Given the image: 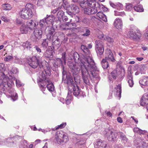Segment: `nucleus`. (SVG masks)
<instances>
[{"mask_svg": "<svg viewBox=\"0 0 148 148\" xmlns=\"http://www.w3.org/2000/svg\"><path fill=\"white\" fill-rule=\"evenodd\" d=\"M80 58L79 54L77 52L73 53V59L75 62L80 63L81 68V75L84 83L88 84L89 83L88 77H94V74L96 69V66L92 58L90 56H83Z\"/></svg>", "mask_w": 148, "mask_h": 148, "instance_id": "obj_1", "label": "nucleus"}, {"mask_svg": "<svg viewBox=\"0 0 148 148\" xmlns=\"http://www.w3.org/2000/svg\"><path fill=\"white\" fill-rule=\"evenodd\" d=\"M33 5L30 3H27L24 8H23L19 12V15L21 18L24 19H27L32 18L34 14L32 9Z\"/></svg>", "mask_w": 148, "mask_h": 148, "instance_id": "obj_2", "label": "nucleus"}, {"mask_svg": "<svg viewBox=\"0 0 148 148\" xmlns=\"http://www.w3.org/2000/svg\"><path fill=\"white\" fill-rule=\"evenodd\" d=\"M14 81H15V79L13 78L11 79H4L3 84L0 85V88L3 92L5 91L11 93L14 91L13 89L12 88V86L14 84Z\"/></svg>", "mask_w": 148, "mask_h": 148, "instance_id": "obj_3", "label": "nucleus"}, {"mask_svg": "<svg viewBox=\"0 0 148 148\" xmlns=\"http://www.w3.org/2000/svg\"><path fill=\"white\" fill-rule=\"evenodd\" d=\"M68 141L69 138L67 134L62 131L57 132L54 140L55 142L60 144L63 143H65Z\"/></svg>", "mask_w": 148, "mask_h": 148, "instance_id": "obj_4", "label": "nucleus"}, {"mask_svg": "<svg viewBox=\"0 0 148 148\" xmlns=\"http://www.w3.org/2000/svg\"><path fill=\"white\" fill-rule=\"evenodd\" d=\"M40 85L42 87H44L47 84V86L48 90L50 92H52L54 90V87L53 83L49 80L48 77H45L44 73L42 74V78L40 81Z\"/></svg>", "mask_w": 148, "mask_h": 148, "instance_id": "obj_5", "label": "nucleus"}, {"mask_svg": "<svg viewBox=\"0 0 148 148\" xmlns=\"http://www.w3.org/2000/svg\"><path fill=\"white\" fill-rule=\"evenodd\" d=\"M41 57L38 56H33L28 58V63L32 68L35 69L38 66V63L41 60Z\"/></svg>", "mask_w": 148, "mask_h": 148, "instance_id": "obj_6", "label": "nucleus"}, {"mask_svg": "<svg viewBox=\"0 0 148 148\" xmlns=\"http://www.w3.org/2000/svg\"><path fill=\"white\" fill-rule=\"evenodd\" d=\"M104 44L100 40L95 41V49L98 55H102L104 51Z\"/></svg>", "mask_w": 148, "mask_h": 148, "instance_id": "obj_7", "label": "nucleus"}, {"mask_svg": "<svg viewBox=\"0 0 148 148\" xmlns=\"http://www.w3.org/2000/svg\"><path fill=\"white\" fill-rule=\"evenodd\" d=\"M69 67L74 75H76L78 74L79 73L80 70L81 71L80 63L79 64V63H70L69 65Z\"/></svg>", "mask_w": 148, "mask_h": 148, "instance_id": "obj_8", "label": "nucleus"}, {"mask_svg": "<svg viewBox=\"0 0 148 148\" xmlns=\"http://www.w3.org/2000/svg\"><path fill=\"white\" fill-rule=\"evenodd\" d=\"M68 85V95L69 96L71 95L72 89L73 87H74L75 84L73 81V79L72 77H69L67 81L66 82Z\"/></svg>", "mask_w": 148, "mask_h": 148, "instance_id": "obj_9", "label": "nucleus"}, {"mask_svg": "<svg viewBox=\"0 0 148 148\" xmlns=\"http://www.w3.org/2000/svg\"><path fill=\"white\" fill-rule=\"evenodd\" d=\"M38 22L32 20L26 22V26L30 30H32L36 29L38 27Z\"/></svg>", "mask_w": 148, "mask_h": 148, "instance_id": "obj_10", "label": "nucleus"}, {"mask_svg": "<svg viewBox=\"0 0 148 148\" xmlns=\"http://www.w3.org/2000/svg\"><path fill=\"white\" fill-rule=\"evenodd\" d=\"M59 39L58 38V37L54 34L52 36L51 40H50L49 41L52 42L53 48L57 49L60 47V45L59 41Z\"/></svg>", "mask_w": 148, "mask_h": 148, "instance_id": "obj_11", "label": "nucleus"}, {"mask_svg": "<svg viewBox=\"0 0 148 148\" xmlns=\"http://www.w3.org/2000/svg\"><path fill=\"white\" fill-rule=\"evenodd\" d=\"M140 105L141 106L146 105L147 109L148 110V94L145 93L141 98L140 102Z\"/></svg>", "mask_w": 148, "mask_h": 148, "instance_id": "obj_12", "label": "nucleus"}, {"mask_svg": "<svg viewBox=\"0 0 148 148\" xmlns=\"http://www.w3.org/2000/svg\"><path fill=\"white\" fill-rule=\"evenodd\" d=\"M87 2V4L89 6L91 7H94L95 8H101L103 6V5H101L99 3L96 1L95 0H86Z\"/></svg>", "mask_w": 148, "mask_h": 148, "instance_id": "obj_13", "label": "nucleus"}, {"mask_svg": "<svg viewBox=\"0 0 148 148\" xmlns=\"http://www.w3.org/2000/svg\"><path fill=\"white\" fill-rule=\"evenodd\" d=\"M94 145L95 148H107L106 142L101 140H98Z\"/></svg>", "mask_w": 148, "mask_h": 148, "instance_id": "obj_14", "label": "nucleus"}, {"mask_svg": "<svg viewBox=\"0 0 148 148\" xmlns=\"http://www.w3.org/2000/svg\"><path fill=\"white\" fill-rule=\"evenodd\" d=\"M106 56L105 59L107 60H108L110 61L114 62L115 60L111 50L108 49L106 50Z\"/></svg>", "mask_w": 148, "mask_h": 148, "instance_id": "obj_15", "label": "nucleus"}, {"mask_svg": "<svg viewBox=\"0 0 148 148\" xmlns=\"http://www.w3.org/2000/svg\"><path fill=\"white\" fill-rule=\"evenodd\" d=\"M129 35L130 37L133 39H139L141 35L139 30H137V33H135L133 31H130L129 32Z\"/></svg>", "mask_w": 148, "mask_h": 148, "instance_id": "obj_16", "label": "nucleus"}, {"mask_svg": "<svg viewBox=\"0 0 148 148\" xmlns=\"http://www.w3.org/2000/svg\"><path fill=\"white\" fill-rule=\"evenodd\" d=\"M84 11L85 14L90 15L96 13L97 12V10L96 8L87 7L84 8Z\"/></svg>", "mask_w": 148, "mask_h": 148, "instance_id": "obj_17", "label": "nucleus"}, {"mask_svg": "<svg viewBox=\"0 0 148 148\" xmlns=\"http://www.w3.org/2000/svg\"><path fill=\"white\" fill-rule=\"evenodd\" d=\"M117 135V134L116 133L109 130L107 133L106 136L108 140L109 141H112L114 139L116 138Z\"/></svg>", "mask_w": 148, "mask_h": 148, "instance_id": "obj_18", "label": "nucleus"}, {"mask_svg": "<svg viewBox=\"0 0 148 148\" xmlns=\"http://www.w3.org/2000/svg\"><path fill=\"white\" fill-rule=\"evenodd\" d=\"M21 138V136L18 135H16L15 136L13 137L8 138L7 139L8 141L6 142V145L8 146H10V145H9V143L11 144L10 145H11L12 143H14V141L15 142L17 141L18 140Z\"/></svg>", "mask_w": 148, "mask_h": 148, "instance_id": "obj_19", "label": "nucleus"}, {"mask_svg": "<svg viewBox=\"0 0 148 148\" xmlns=\"http://www.w3.org/2000/svg\"><path fill=\"white\" fill-rule=\"evenodd\" d=\"M33 34L34 36V38L35 39H40L42 36V31L39 29L37 28L34 30Z\"/></svg>", "mask_w": 148, "mask_h": 148, "instance_id": "obj_20", "label": "nucleus"}, {"mask_svg": "<svg viewBox=\"0 0 148 148\" xmlns=\"http://www.w3.org/2000/svg\"><path fill=\"white\" fill-rule=\"evenodd\" d=\"M44 71L41 74V77H42V74L43 73H44L45 77H48L49 76H50L51 75V70L50 67L49 66L48 64H47L45 65V66L44 67Z\"/></svg>", "mask_w": 148, "mask_h": 148, "instance_id": "obj_21", "label": "nucleus"}, {"mask_svg": "<svg viewBox=\"0 0 148 148\" xmlns=\"http://www.w3.org/2000/svg\"><path fill=\"white\" fill-rule=\"evenodd\" d=\"M114 24V26L118 29H121L123 26L122 21L119 18L115 20Z\"/></svg>", "mask_w": 148, "mask_h": 148, "instance_id": "obj_22", "label": "nucleus"}, {"mask_svg": "<svg viewBox=\"0 0 148 148\" xmlns=\"http://www.w3.org/2000/svg\"><path fill=\"white\" fill-rule=\"evenodd\" d=\"M47 38L49 40L52 39L51 36L53 34L54 32V29L51 27H48L47 29Z\"/></svg>", "mask_w": 148, "mask_h": 148, "instance_id": "obj_23", "label": "nucleus"}, {"mask_svg": "<svg viewBox=\"0 0 148 148\" xmlns=\"http://www.w3.org/2000/svg\"><path fill=\"white\" fill-rule=\"evenodd\" d=\"M85 140L81 138L77 140L76 145L79 148H82L85 145Z\"/></svg>", "mask_w": 148, "mask_h": 148, "instance_id": "obj_24", "label": "nucleus"}, {"mask_svg": "<svg viewBox=\"0 0 148 148\" xmlns=\"http://www.w3.org/2000/svg\"><path fill=\"white\" fill-rule=\"evenodd\" d=\"M80 90L78 86L76 84L74 87L72 89V93L73 92V94L75 96H77L79 94Z\"/></svg>", "mask_w": 148, "mask_h": 148, "instance_id": "obj_25", "label": "nucleus"}, {"mask_svg": "<svg viewBox=\"0 0 148 148\" xmlns=\"http://www.w3.org/2000/svg\"><path fill=\"white\" fill-rule=\"evenodd\" d=\"M71 11L73 12V14L75 15L78 13L79 11L78 7L75 4H71Z\"/></svg>", "mask_w": 148, "mask_h": 148, "instance_id": "obj_26", "label": "nucleus"}, {"mask_svg": "<svg viewBox=\"0 0 148 148\" xmlns=\"http://www.w3.org/2000/svg\"><path fill=\"white\" fill-rule=\"evenodd\" d=\"M128 82L130 87H132L134 84L133 80V76L131 72L128 74L127 76Z\"/></svg>", "mask_w": 148, "mask_h": 148, "instance_id": "obj_27", "label": "nucleus"}, {"mask_svg": "<svg viewBox=\"0 0 148 148\" xmlns=\"http://www.w3.org/2000/svg\"><path fill=\"white\" fill-rule=\"evenodd\" d=\"M139 82L141 86H147L148 84V79L147 77H143V79L139 81Z\"/></svg>", "mask_w": 148, "mask_h": 148, "instance_id": "obj_28", "label": "nucleus"}, {"mask_svg": "<svg viewBox=\"0 0 148 148\" xmlns=\"http://www.w3.org/2000/svg\"><path fill=\"white\" fill-rule=\"evenodd\" d=\"M101 64L102 67L104 69H107L109 67V64L108 62L106 59H102Z\"/></svg>", "mask_w": 148, "mask_h": 148, "instance_id": "obj_29", "label": "nucleus"}, {"mask_svg": "<svg viewBox=\"0 0 148 148\" xmlns=\"http://www.w3.org/2000/svg\"><path fill=\"white\" fill-rule=\"evenodd\" d=\"M53 52L52 50H50L48 49L44 53V55L46 58H51L53 55Z\"/></svg>", "mask_w": 148, "mask_h": 148, "instance_id": "obj_30", "label": "nucleus"}, {"mask_svg": "<svg viewBox=\"0 0 148 148\" xmlns=\"http://www.w3.org/2000/svg\"><path fill=\"white\" fill-rule=\"evenodd\" d=\"M20 29L22 34H26L27 32L29 29L26 26V24H23L21 26Z\"/></svg>", "mask_w": 148, "mask_h": 148, "instance_id": "obj_31", "label": "nucleus"}, {"mask_svg": "<svg viewBox=\"0 0 148 148\" xmlns=\"http://www.w3.org/2000/svg\"><path fill=\"white\" fill-rule=\"evenodd\" d=\"M114 90L116 92V94L119 95V97H121V84H119L114 88Z\"/></svg>", "mask_w": 148, "mask_h": 148, "instance_id": "obj_32", "label": "nucleus"}, {"mask_svg": "<svg viewBox=\"0 0 148 148\" xmlns=\"http://www.w3.org/2000/svg\"><path fill=\"white\" fill-rule=\"evenodd\" d=\"M46 20L48 23H50L52 22L54 20L55 17L53 15H47L46 18H45Z\"/></svg>", "mask_w": 148, "mask_h": 148, "instance_id": "obj_33", "label": "nucleus"}, {"mask_svg": "<svg viewBox=\"0 0 148 148\" xmlns=\"http://www.w3.org/2000/svg\"><path fill=\"white\" fill-rule=\"evenodd\" d=\"M81 49L86 54L89 55L90 54V52L86 46L84 45H82L81 47Z\"/></svg>", "mask_w": 148, "mask_h": 148, "instance_id": "obj_34", "label": "nucleus"}, {"mask_svg": "<svg viewBox=\"0 0 148 148\" xmlns=\"http://www.w3.org/2000/svg\"><path fill=\"white\" fill-rule=\"evenodd\" d=\"M79 4L80 6L84 9L88 6L86 0H80L79 1Z\"/></svg>", "mask_w": 148, "mask_h": 148, "instance_id": "obj_35", "label": "nucleus"}, {"mask_svg": "<svg viewBox=\"0 0 148 148\" xmlns=\"http://www.w3.org/2000/svg\"><path fill=\"white\" fill-rule=\"evenodd\" d=\"M3 9L5 10H10L12 8L11 5L8 3H5L2 5Z\"/></svg>", "mask_w": 148, "mask_h": 148, "instance_id": "obj_36", "label": "nucleus"}, {"mask_svg": "<svg viewBox=\"0 0 148 148\" xmlns=\"http://www.w3.org/2000/svg\"><path fill=\"white\" fill-rule=\"evenodd\" d=\"M82 32L84 33L82 35V36H88L90 34V31L86 28H84Z\"/></svg>", "mask_w": 148, "mask_h": 148, "instance_id": "obj_37", "label": "nucleus"}, {"mask_svg": "<svg viewBox=\"0 0 148 148\" xmlns=\"http://www.w3.org/2000/svg\"><path fill=\"white\" fill-rule=\"evenodd\" d=\"M135 10L138 12H143V11L144 9L142 5H137L134 7Z\"/></svg>", "mask_w": 148, "mask_h": 148, "instance_id": "obj_38", "label": "nucleus"}, {"mask_svg": "<svg viewBox=\"0 0 148 148\" xmlns=\"http://www.w3.org/2000/svg\"><path fill=\"white\" fill-rule=\"evenodd\" d=\"M45 18L40 21L39 25L41 27H43L46 26L48 24Z\"/></svg>", "mask_w": 148, "mask_h": 148, "instance_id": "obj_39", "label": "nucleus"}, {"mask_svg": "<svg viewBox=\"0 0 148 148\" xmlns=\"http://www.w3.org/2000/svg\"><path fill=\"white\" fill-rule=\"evenodd\" d=\"M71 19H70L69 21L67 22L68 29L74 28L76 26V25L75 23H70L71 22Z\"/></svg>", "mask_w": 148, "mask_h": 148, "instance_id": "obj_40", "label": "nucleus"}, {"mask_svg": "<svg viewBox=\"0 0 148 148\" xmlns=\"http://www.w3.org/2000/svg\"><path fill=\"white\" fill-rule=\"evenodd\" d=\"M64 15V12L62 10L58 11L57 15V17L58 19L60 21Z\"/></svg>", "mask_w": 148, "mask_h": 148, "instance_id": "obj_41", "label": "nucleus"}, {"mask_svg": "<svg viewBox=\"0 0 148 148\" xmlns=\"http://www.w3.org/2000/svg\"><path fill=\"white\" fill-rule=\"evenodd\" d=\"M22 46L25 48L29 49L31 47V44L29 42L27 41L25 42L23 44Z\"/></svg>", "mask_w": 148, "mask_h": 148, "instance_id": "obj_42", "label": "nucleus"}, {"mask_svg": "<svg viewBox=\"0 0 148 148\" xmlns=\"http://www.w3.org/2000/svg\"><path fill=\"white\" fill-rule=\"evenodd\" d=\"M114 15L116 16H124L125 14L124 12H119L117 11H114Z\"/></svg>", "mask_w": 148, "mask_h": 148, "instance_id": "obj_43", "label": "nucleus"}, {"mask_svg": "<svg viewBox=\"0 0 148 148\" xmlns=\"http://www.w3.org/2000/svg\"><path fill=\"white\" fill-rule=\"evenodd\" d=\"M27 142L25 140H23L21 143V148H27Z\"/></svg>", "mask_w": 148, "mask_h": 148, "instance_id": "obj_44", "label": "nucleus"}, {"mask_svg": "<svg viewBox=\"0 0 148 148\" xmlns=\"http://www.w3.org/2000/svg\"><path fill=\"white\" fill-rule=\"evenodd\" d=\"M48 40L49 39H47V38L45 40H44L42 43V47L45 48H46L48 46Z\"/></svg>", "mask_w": 148, "mask_h": 148, "instance_id": "obj_45", "label": "nucleus"}, {"mask_svg": "<svg viewBox=\"0 0 148 148\" xmlns=\"http://www.w3.org/2000/svg\"><path fill=\"white\" fill-rule=\"evenodd\" d=\"M56 62H57V63L59 64L60 65L62 66L63 69H64V68L63 65V61L61 59L59 58H57L56 59Z\"/></svg>", "mask_w": 148, "mask_h": 148, "instance_id": "obj_46", "label": "nucleus"}, {"mask_svg": "<svg viewBox=\"0 0 148 148\" xmlns=\"http://www.w3.org/2000/svg\"><path fill=\"white\" fill-rule=\"evenodd\" d=\"M133 130L134 132L140 133V134H143L144 133V131L139 129V128L138 127L134 128Z\"/></svg>", "mask_w": 148, "mask_h": 148, "instance_id": "obj_47", "label": "nucleus"}, {"mask_svg": "<svg viewBox=\"0 0 148 148\" xmlns=\"http://www.w3.org/2000/svg\"><path fill=\"white\" fill-rule=\"evenodd\" d=\"M60 26L61 29L62 30H66L68 29L67 22L66 24H61Z\"/></svg>", "mask_w": 148, "mask_h": 148, "instance_id": "obj_48", "label": "nucleus"}, {"mask_svg": "<svg viewBox=\"0 0 148 148\" xmlns=\"http://www.w3.org/2000/svg\"><path fill=\"white\" fill-rule=\"evenodd\" d=\"M116 8L118 10H123V5L120 3H118L116 4Z\"/></svg>", "mask_w": 148, "mask_h": 148, "instance_id": "obj_49", "label": "nucleus"}, {"mask_svg": "<svg viewBox=\"0 0 148 148\" xmlns=\"http://www.w3.org/2000/svg\"><path fill=\"white\" fill-rule=\"evenodd\" d=\"M66 123H63L60 125H58L56 126V130L58 129H61L63 128L66 125Z\"/></svg>", "mask_w": 148, "mask_h": 148, "instance_id": "obj_50", "label": "nucleus"}, {"mask_svg": "<svg viewBox=\"0 0 148 148\" xmlns=\"http://www.w3.org/2000/svg\"><path fill=\"white\" fill-rule=\"evenodd\" d=\"M120 138L122 140H123L125 142H127V139L125 135L123 133H121L120 135Z\"/></svg>", "mask_w": 148, "mask_h": 148, "instance_id": "obj_51", "label": "nucleus"}, {"mask_svg": "<svg viewBox=\"0 0 148 148\" xmlns=\"http://www.w3.org/2000/svg\"><path fill=\"white\" fill-rule=\"evenodd\" d=\"M111 76L113 79H116L117 73V72L115 71H112L111 73Z\"/></svg>", "mask_w": 148, "mask_h": 148, "instance_id": "obj_52", "label": "nucleus"}, {"mask_svg": "<svg viewBox=\"0 0 148 148\" xmlns=\"http://www.w3.org/2000/svg\"><path fill=\"white\" fill-rule=\"evenodd\" d=\"M133 8V6L131 4H127L126 6V10L128 11H130Z\"/></svg>", "mask_w": 148, "mask_h": 148, "instance_id": "obj_53", "label": "nucleus"}, {"mask_svg": "<svg viewBox=\"0 0 148 148\" xmlns=\"http://www.w3.org/2000/svg\"><path fill=\"white\" fill-rule=\"evenodd\" d=\"M15 82L16 86L17 87H20L23 85V84L21 83V82L18 80H17L15 79Z\"/></svg>", "mask_w": 148, "mask_h": 148, "instance_id": "obj_54", "label": "nucleus"}, {"mask_svg": "<svg viewBox=\"0 0 148 148\" xmlns=\"http://www.w3.org/2000/svg\"><path fill=\"white\" fill-rule=\"evenodd\" d=\"M61 1H62L63 4L64 5H64L63 6L64 8L65 9V7H67L69 6L68 3L66 0H61Z\"/></svg>", "mask_w": 148, "mask_h": 148, "instance_id": "obj_55", "label": "nucleus"}, {"mask_svg": "<svg viewBox=\"0 0 148 148\" xmlns=\"http://www.w3.org/2000/svg\"><path fill=\"white\" fill-rule=\"evenodd\" d=\"M104 38H104V40H106L108 42H113L114 41V40L112 38H111L108 36H106V37Z\"/></svg>", "mask_w": 148, "mask_h": 148, "instance_id": "obj_56", "label": "nucleus"}, {"mask_svg": "<svg viewBox=\"0 0 148 148\" xmlns=\"http://www.w3.org/2000/svg\"><path fill=\"white\" fill-rule=\"evenodd\" d=\"M65 55L66 53L65 52H64L62 53V59L63 61V64L65 65L66 64V59H65Z\"/></svg>", "mask_w": 148, "mask_h": 148, "instance_id": "obj_57", "label": "nucleus"}, {"mask_svg": "<svg viewBox=\"0 0 148 148\" xmlns=\"http://www.w3.org/2000/svg\"><path fill=\"white\" fill-rule=\"evenodd\" d=\"M18 98V96L17 94L15 93V95H11V99L13 101H16Z\"/></svg>", "mask_w": 148, "mask_h": 148, "instance_id": "obj_58", "label": "nucleus"}, {"mask_svg": "<svg viewBox=\"0 0 148 148\" xmlns=\"http://www.w3.org/2000/svg\"><path fill=\"white\" fill-rule=\"evenodd\" d=\"M13 57L12 56H9L6 57L5 59L4 60L5 61H9L11 60Z\"/></svg>", "mask_w": 148, "mask_h": 148, "instance_id": "obj_59", "label": "nucleus"}, {"mask_svg": "<svg viewBox=\"0 0 148 148\" xmlns=\"http://www.w3.org/2000/svg\"><path fill=\"white\" fill-rule=\"evenodd\" d=\"M100 19H102L105 22H107V19L106 16L104 14L102 15V16L100 18Z\"/></svg>", "mask_w": 148, "mask_h": 148, "instance_id": "obj_60", "label": "nucleus"}, {"mask_svg": "<svg viewBox=\"0 0 148 148\" xmlns=\"http://www.w3.org/2000/svg\"><path fill=\"white\" fill-rule=\"evenodd\" d=\"M11 72L13 74H16L18 72L17 69L16 68H12L11 70Z\"/></svg>", "mask_w": 148, "mask_h": 148, "instance_id": "obj_61", "label": "nucleus"}, {"mask_svg": "<svg viewBox=\"0 0 148 148\" xmlns=\"http://www.w3.org/2000/svg\"><path fill=\"white\" fill-rule=\"evenodd\" d=\"M106 36H104L103 34H101L99 35L98 36V38L100 39H101L103 40H104V38H105L104 37H106Z\"/></svg>", "mask_w": 148, "mask_h": 148, "instance_id": "obj_62", "label": "nucleus"}, {"mask_svg": "<svg viewBox=\"0 0 148 148\" xmlns=\"http://www.w3.org/2000/svg\"><path fill=\"white\" fill-rule=\"evenodd\" d=\"M34 48L38 52L40 53L41 52V50L40 49V48L37 46H36L34 47Z\"/></svg>", "mask_w": 148, "mask_h": 148, "instance_id": "obj_63", "label": "nucleus"}, {"mask_svg": "<svg viewBox=\"0 0 148 148\" xmlns=\"http://www.w3.org/2000/svg\"><path fill=\"white\" fill-rule=\"evenodd\" d=\"M146 32L144 34V35L146 38L148 39V27L146 29Z\"/></svg>", "mask_w": 148, "mask_h": 148, "instance_id": "obj_64", "label": "nucleus"}]
</instances>
